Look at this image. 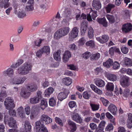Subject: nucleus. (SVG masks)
Wrapping results in <instances>:
<instances>
[{
    "label": "nucleus",
    "mask_w": 132,
    "mask_h": 132,
    "mask_svg": "<svg viewBox=\"0 0 132 132\" xmlns=\"http://www.w3.org/2000/svg\"><path fill=\"white\" fill-rule=\"evenodd\" d=\"M68 124L71 129V132L75 131L77 129L76 124L73 122L69 120L68 121Z\"/></svg>",
    "instance_id": "f3484780"
},
{
    "label": "nucleus",
    "mask_w": 132,
    "mask_h": 132,
    "mask_svg": "<svg viewBox=\"0 0 132 132\" xmlns=\"http://www.w3.org/2000/svg\"><path fill=\"white\" fill-rule=\"evenodd\" d=\"M62 36H63L61 34L59 29L56 31L54 34V38L56 39H59Z\"/></svg>",
    "instance_id": "e433bc0d"
},
{
    "label": "nucleus",
    "mask_w": 132,
    "mask_h": 132,
    "mask_svg": "<svg viewBox=\"0 0 132 132\" xmlns=\"http://www.w3.org/2000/svg\"><path fill=\"white\" fill-rule=\"evenodd\" d=\"M108 109L113 115H116L117 114V108L116 105L111 104L108 107Z\"/></svg>",
    "instance_id": "4468645a"
},
{
    "label": "nucleus",
    "mask_w": 132,
    "mask_h": 132,
    "mask_svg": "<svg viewBox=\"0 0 132 132\" xmlns=\"http://www.w3.org/2000/svg\"><path fill=\"white\" fill-rule=\"evenodd\" d=\"M69 29H70L69 27H65L60 29L59 30L63 36H64L67 35L69 31Z\"/></svg>",
    "instance_id": "cd10ccee"
},
{
    "label": "nucleus",
    "mask_w": 132,
    "mask_h": 132,
    "mask_svg": "<svg viewBox=\"0 0 132 132\" xmlns=\"http://www.w3.org/2000/svg\"><path fill=\"white\" fill-rule=\"evenodd\" d=\"M107 89L111 91H113L114 88V85L113 83L108 82L106 86Z\"/></svg>",
    "instance_id": "37998d69"
},
{
    "label": "nucleus",
    "mask_w": 132,
    "mask_h": 132,
    "mask_svg": "<svg viewBox=\"0 0 132 132\" xmlns=\"http://www.w3.org/2000/svg\"><path fill=\"white\" fill-rule=\"evenodd\" d=\"M113 64V61L112 60L109 59L105 62L103 63V65L107 68H109L111 67Z\"/></svg>",
    "instance_id": "412c9836"
},
{
    "label": "nucleus",
    "mask_w": 132,
    "mask_h": 132,
    "mask_svg": "<svg viewBox=\"0 0 132 132\" xmlns=\"http://www.w3.org/2000/svg\"><path fill=\"white\" fill-rule=\"evenodd\" d=\"M27 89L31 92H33L36 91L37 88V85L34 83H31L28 84L27 86Z\"/></svg>",
    "instance_id": "6ab92c4d"
},
{
    "label": "nucleus",
    "mask_w": 132,
    "mask_h": 132,
    "mask_svg": "<svg viewBox=\"0 0 132 132\" xmlns=\"http://www.w3.org/2000/svg\"><path fill=\"white\" fill-rule=\"evenodd\" d=\"M114 125L112 123L109 124L105 128V131H110L113 129Z\"/></svg>",
    "instance_id": "603ef678"
},
{
    "label": "nucleus",
    "mask_w": 132,
    "mask_h": 132,
    "mask_svg": "<svg viewBox=\"0 0 132 132\" xmlns=\"http://www.w3.org/2000/svg\"><path fill=\"white\" fill-rule=\"evenodd\" d=\"M115 6L114 4L109 3L105 7V9L107 13H110L112 10H113Z\"/></svg>",
    "instance_id": "4be33fe9"
},
{
    "label": "nucleus",
    "mask_w": 132,
    "mask_h": 132,
    "mask_svg": "<svg viewBox=\"0 0 132 132\" xmlns=\"http://www.w3.org/2000/svg\"><path fill=\"white\" fill-rule=\"evenodd\" d=\"M90 105L92 111H93L97 110L99 108V105L97 104L90 103Z\"/></svg>",
    "instance_id": "79ce46f5"
},
{
    "label": "nucleus",
    "mask_w": 132,
    "mask_h": 132,
    "mask_svg": "<svg viewBox=\"0 0 132 132\" xmlns=\"http://www.w3.org/2000/svg\"><path fill=\"white\" fill-rule=\"evenodd\" d=\"M20 94L22 97L24 98H27L30 96V93L22 91L21 92Z\"/></svg>",
    "instance_id": "ea45409f"
},
{
    "label": "nucleus",
    "mask_w": 132,
    "mask_h": 132,
    "mask_svg": "<svg viewBox=\"0 0 132 132\" xmlns=\"http://www.w3.org/2000/svg\"><path fill=\"white\" fill-rule=\"evenodd\" d=\"M8 110H9V114L10 116L13 117L16 116V112L14 110H13V109Z\"/></svg>",
    "instance_id": "0e129e2a"
},
{
    "label": "nucleus",
    "mask_w": 132,
    "mask_h": 132,
    "mask_svg": "<svg viewBox=\"0 0 132 132\" xmlns=\"http://www.w3.org/2000/svg\"><path fill=\"white\" fill-rule=\"evenodd\" d=\"M105 77L108 80L112 81H115L117 79V76L116 75L111 73H106Z\"/></svg>",
    "instance_id": "b1692460"
},
{
    "label": "nucleus",
    "mask_w": 132,
    "mask_h": 132,
    "mask_svg": "<svg viewBox=\"0 0 132 132\" xmlns=\"http://www.w3.org/2000/svg\"><path fill=\"white\" fill-rule=\"evenodd\" d=\"M113 68L114 69H118L120 67V64L117 61H115L112 65Z\"/></svg>",
    "instance_id": "4d7b16f0"
},
{
    "label": "nucleus",
    "mask_w": 132,
    "mask_h": 132,
    "mask_svg": "<svg viewBox=\"0 0 132 132\" xmlns=\"http://www.w3.org/2000/svg\"><path fill=\"white\" fill-rule=\"evenodd\" d=\"M71 56V52L69 51H66L64 52L63 55V61L65 63L67 62Z\"/></svg>",
    "instance_id": "2eb2a0df"
},
{
    "label": "nucleus",
    "mask_w": 132,
    "mask_h": 132,
    "mask_svg": "<svg viewBox=\"0 0 132 132\" xmlns=\"http://www.w3.org/2000/svg\"><path fill=\"white\" fill-rule=\"evenodd\" d=\"M95 83L97 86L100 87H103L105 85L104 81L100 79H96Z\"/></svg>",
    "instance_id": "2f4dec72"
},
{
    "label": "nucleus",
    "mask_w": 132,
    "mask_h": 132,
    "mask_svg": "<svg viewBox=\"0 0 132 132\" xmlns=\"http://www.w3.org/2000/svg\"><path fill=\"white\" fill-rule=\"evenodd\" d=\"M88 26V22L84 20L81 24V27H80L81 35L84 36L85 31L87 30Z\"/></svg>",
    "instance_id": "9d476101"
},
{
    "label": "nucleus",
    "mask_w": 132,
    "mask_h": 132,
    "mask_svg": "<svg viewBox=\"0 0 132 132\" xmlns=\"http://www.w3.org/2000/svg\"><path fill=\"white\" fill-rule=\"evenodd\" d=\"M45 39H40L39 41L36 40L35 42V44L37 46H40L41 44L42 43V42Z\"/></svg>",
    "instance_id": "bf43d9fd"
},
{
    "label": "nucleus",
    "mask_w": 132,
    "mask_h": 132,
    "mask_svg": "<svg viewBox=\"0 0 132 132\" xmlns=\"http://www.w3.org/2000/svg\"><path fill=\"white\" fill-rule=\"evenodd\" d=\"M67 68L68 69H70L72 70H75L76 69V67L73 64H67Z\"/></svg>",
    "instance_id": "13d9d810"
},
{
    "label": "nucleus",
    "mask_w": 132,
    "mask_h": 132,
    "mask_svg": "<svg viewBox=\"0 0 132 132\" xmlns=\"http://www.w3.org/2000/svg\"><path fill=\"white\" fill-rule=\"evenodd\" d=\"M100 100L102 101L103 104L105 106H106L109 103V102L106 99L103 98L101 97Z\"/></svg>",
    "instance_id": "6e6d98bb"
},
{
    "label": "nucleus",
    "mask_w": 132,
    "mask_h": 132,
    "mask_svg": "<svg viewBox=\"0 0 132 132\" xmlns=\"http://www.w3.org/2000/svg\"><path fill=\"white\" fill-rule=\"evenodd\" d=\"M105 123V121H102L99 125L98 126L97 128L99 129L100 130H104Z\"/></svg>",
    "instance_id": "8fccbe9b"
},
{
    "label": "nucleus",
    "mask_w": 132,
    "mask_h": 132,
    "mask_svg": "<svg viewBox=\"0 0 132 132\" xmlns=\"http://www.w3.org/2000/svg\"><path fill=\"white\" fill-rule=\"evenodd\" d=\"M39 98L36 96L34 97L31 98L30 99V102L31 104H36L39 102Z\"/></svg>",
    "instance_id": "c03bdc74"
},
{
    "label": "nucleus",
    "mask_w": 132,
    "mask_h": 132,
    "mask_svg": "<svg viewBox=\"0 0 132 132\" xmlns=\"http://www.w3.org/2000/svg\"><path fill=\"white\" fill-rule=\"evenodd\" d=\"M9 0H0V7H4L5 8H7L9 5L8 2Z\"/></svg>",
    "instance_id": "bb28decb"
},
{
    "label": "nucleus",
    "mask_w": 132,
    "mask_h": 132,
    "mask_svg": "<svg viewBox=\"0 0 132 132\" xmlns=\"http://www.w3.org/2000/svg\"><path fill=\"white\" fill-rule=\"evenodd\" d=\"M24 127L23 131L20 132H31V126L29 122L28 121H26L24 124Z\"/></svg>",
    "instance_id": "a211bd4d"
},
{
    "label": "nucleus",
    "mask_w": 132,
    "mask_h": 132,
    "mask_svg": "<svg viewBox=\"0 0 132 132\" xmlns=\"http://www.w3.org/2000/svg\"><path fill=\"white\" fill-rule=\"evenodd\" d=\"M26 79L27 78L25 77H14L12 80V82L14 84H22L24 82Z\"/></svg>",
    "instance_id": "1a4fd4ad"
},
{
    "label": "nucleus",
    "mask_w": 132,
    "mask_h": 132,
    "mask_svg": "<svg viewBox=\"0 0 132 132\" xmlns=\"http://www.w3.org/2000/svg\"><path fill=\"white\" fill-rule=\"evenodd\" d=\"M125 63L127 66L132 65V60L130 59L125 57Z\"/></svg>",
    "instance_id": "58836bf2"
},
{
    "label": "nucleus",
    "mask_w": 132,
    "mask_h": 132,
    "mask_svg": "<svg viewBox=\"0 0 132 132\" xmlns=\"http://www.w3.org/2000/svg\"><path fill=\"white\" fill-rule=\"evenodd\" d=\"M35 125L36 129H39L38 130L37 132H48L46 127L43 124H41L40 121H37Z\"/></svg>",
    "instance_id": "20e7f679"
},
{
    "label": "nucleus",
    "mask_w": 132,
    "mask_h": 132,
    "mask_svg": "<svg viewBox=\"0 0 132 132\" xmlns=\"http://www.w3.org/2000/svg\"><path fill=\"white\" fill-rule=\"evenodd\" d=\"M55 122L60 126L61 127L63 126V123L62 121L60 118L57 117H55Z\"/></svg>",
    "instance_id": "49530a36"
},
{
    "label": "nucleus",
    "mask_w": 132,
    "mask_h": 132,
    "mask_svg": "<svg viewBox=\"0 0 132 132\" xmlns=\"http://www.w3.org/2000/svg\"><path fill=\"white\" fill-rule=\"evenodd\" d=\"M43 53H44L41 49L39 50L36 53V55L38 57H41Z\"/></svg>",
    "instance_id": "774afa93"
},
{
    "label": "nucleus",
    "mask_w": 132,
    "mask_h": 132,
    "mask_svg": "<svg viewBox=\"0 0 132 132\" xmlns=\"http://www.w3.org/2000/svg\"><path fill=\"white\" fill-rule=\"evenodd\" d=\"M49 105L51 106H54L56 104V102L53 98H50L49 100Z\"/></svg>",
    "instance_id": "864d4df0"
},
{
    "label": "nucleus",
    "mask_w": 132,
    "mask_h": 132,
    "mask_svg": "<svg viewBox=\"0 0 132 132\" xmlns=\"http://www.w3.org/2000/svg\"><path fill=\"white\" fill-rule=\"evenodd\" d=\"M60 53L57 51L53 54V57L56 60L59 61L60 59Z\"/></svg>",
    "instance_id": "4c0bfd02"
},
{
    "label": "nucleus",
    "mask_w": 132,
    "mask_h": 132,
    "mask_svg": "<svg viewBox=\"0 0 132 132\" xmlns=\"http://www.w3.org/2000/svg\"><path fill=\"white\" fill-rule=\"evenodd\" d=\"M123 32L126 33L131 31L132 25L130 23H127L123 24L121 28Z\"/></svg>",
    "instance_id": "0eeeda50"
},
{
    "label": "nucleus",
    "mask_w": 132,
    "mask_h": 132,
    "mask_svg": "<svg viewBox=\"0 0 132 132\" xmlns=\"http://www.w3.org/2000/svg\"><path fill=\"white\" fill-rule=\"evenodd\" d=\"M72 11L71 9L69 7L65 8L63 12L62 15L64 18L62 22L64 25H67L69 24V21L72 19Z\"/></svg>",
    "instance_id": "f257e3e1"
},
{
    "label": "nucleus",
    "mask_w": 132,
    "mask_h": 132,
    "mask_svg": "<svg viewBox=\"0 0 132 132\" xmlns=\"http://www.w3.org/2000/svg\"><path fill=\"white\" fill-rule=\"evenodd\" d=\"M97 22L100 24L102 25L103 27H106L108 26V22L105 17L101 18H97Z\"/></svg>",
    "instance_id": "aec40b11"
},
{
    "label": "nucleus",
    "mask_w": 132,
    "mask_h": 132,
    "mask_svg": "<svg viewBox=\"0 0 132 132\" xmlns=\"http://www.w3.org/2000/svg\"><path fill=\"white\" fill-rule=\"evenodd\" d=\"M69 90L66 88H64L63 91L59 93L57 96L58 100L62 101L66 98L69 94Z\"/></svg>",
    "instance_id": "39448f33"
},
{
    "label": "nucleus",
    "mask_w": 132,
    "mask_h": 132,
    "mask_svg": "<svg viewBox=\"0 0 132 132\" xmlns=\"http://www.w3.org/2000/svg\"><path fill=\"white\" fill-rule=\"evenodd\" d=\"M106 17L110 24H113L115 22V18L113 15L107 14L106 15Z\"/></svg>",
    "instance_id": "473e14b6"
},
{
    "label": "nucleus",
    "mask_w": 132,
    "mask_h": 132,
    "mask_svg": "<svg viewBox=\"0 0 132 132\" xmlns=\"http://www.w3.org/2000/svg\"><path fill=\"white\" fill-rule=\"evenodd\" d=\"M71 117L73 120L77 122L80 123L82 122V119L78 113L73 115Z\"/></svg>",
    "instance_id": "393cba45"
},
{
    "label": "nucleus",
    "mask_w": 132,
    "mask_h": 132,
    "mask_svg": "<svg viewBox=\"0 0 132 132\" xmlns=\"http://www.w3.org/2000/svg\"><path fill=\"white\" fill-rule=\"evenodd\" d=\"M90 86L92 89L96 93L99 94H101L102 93V91L94 85L91 84Z\"/></svg>",
    "instance_id": "c9c22d12"
},
{
    "label": "nucleus",
    "mask_w": 132,
    "mask_h": 132,
    "mask_svg": "<svg viewBox=\"0 0 132 132\" xmlns=\"http://www.w3.org/2000/svg\"><path fill=\"white\" fill-rule=\"evenodd\" d=\"M100 54L98 52H97L92 54L90 58V59L92 61H96L98 60L100 58Z\"/></svg>",
    "instance_id": "c85d7f7f"
},
{
    "label": "nucleus",
    "mask_w": 132,
    "mask_h": 132,
    "mask_svg": "<svg viewBox=\"0 0 132 132\" xmlns=\"http://www.w3.org/2000/svg\"><path fill=\"white\" fill-rule=\"evenodd\" d=\"M83 95L84 98L86 99H88L91 96L90 93V92L85 91L83 93Z\"/></svg>",
    "instance_id": "de8ad7c7"
},
{
    "label": "nucleus",
    "mask_w": 132,
    "mask_h": 132,
    "mask_svg": "<svg viewBox=\"0 0 132 132\" xmlns=\"http://www.w3.org/2000/svg\"><path fill=\"white\" fill-rule=\"evenodd\" d=\"M78 28L74 27L69 34V39L70 41H72L78 35Z\"/></svg>",
    "instance_id": "423d86ee"
},
{
    "label": "nucleus",
    "mask_w": 132,
    "mask_h": 132,
    "mask_svg": "<svg viewBox=\"0 0 132 132\" xmlns=\"http://www.w3.org/2000/svg\"><path fill=\"white\" fill-rule=\"evenodd\" d=\"M13 70L11 68H9L6 70L5 71L3 72L5 75H7L9 76H12L13 75Z\"/></svg>",
    "instance_id": "72a5a7b5"
},
{
    "label": "nucleus",
    "mask_w": 132,
    "mask_h": 132,
    "mask_svg": "<svg viewBox=\"0 0 132 132\" xmlns=\"http://www.w3.org/2000/svg\"><path fill=\"white\" fill-rule=\"evenodd\" d=\"M42 31L45 32L46 33H50L51 32V28L50 27H48L47 26H45L42 29Z\"/></svg>",
    "instance_id": "5fc2aeb1"
},
{
    "label": "nucleus",
    "mask_w": 132,
    "mask_h": 132,
    "mask_svg": "<svg viewBox=\"0 0 132 132\" xmlns=\"http://www.w3.org/2000/svg\"><path fill=\"white\" fill-rule=\"evenodd\" d=\"M86 44L87 46L93 47L94 45V43L93 40H90L87 42L86 43Z\"/></svg>",
    "instance_id": "680f3d73"
},
{
    "label": "nucleus",
    "mask_w": 132,
    "mask_h": 132,
    "mask_svg": "<svg viewBox=\"0 0 132 132\" xmlns=\"http://www.w3.org/2000/svg\"><path fill=\"white\" fill-rule=\"evenodd\" d=\"M40 120V122L45 124H47L51 123L52 121V119L48 116L43 114L41 117Z\"/></svg>",
    "instance_id": "6e6552de"
},
{
    "label": "nucleus",
    "mask_w": 132,
    "mask_h": 132,
    "mask_svg": "<svg viewBox=\"0 0 132 132\" xmlns=\"http://www.w3.org/2000/svg\"><path fill=\"white\" fill-rule=\"evenodd\" d=\"M68 104L69 107L71 108H73L76 105V103L73 101L70 102Z\"/></svg>",
    "instance_id": "338daca9"
},
{
    "label": "nucleus",
    "mask_w": 132,
    "mask_h": 132,
    "mask_svg": "<svg viewBox=\"0 0 132 132\" xmlns=\"http://www.w3.org/2000/svg\"><path fill=\"white\" fill-rule=\"evenodd\" d=\"M105 115L107 118L110 120V121L113 125H115L116 122H115V118L109 112H107L105 113Z\"/></svg>",
    "instance_id": "a878e982"
},
{
    "label": "nucleus",
    "mask_w": 132,
    "mask_h": 132,
    "mask_svg": "<svg viewBox=\"0 0 132 132\" xmlns=\"http://www.w3.org/2000/svg\"><path fill=\"white\" fill-rule=\"evenodd\" d=\"M89 13H90V14L92 13L91 16L92 18L94 20H95L97 16V11H94L91 9V11Z\"/></svg>",
    "instance_id": "09e8293b"
},
{
    "label": "nucleus",
    "mask_w": 132,
    "mask_h": 132,
    "mask_svg": "<svg viewBox=\"0 0 132 132\" xmlns=\"http://www.w3.org/2000/svg\"><path fill=\"white\" fill-rule=\"evenodd\" d=\"M94 30L92 27L89 29V30L88 32V36L90 38H92L94 36Z\"/></svg>",
    "instance_id": "a19ab883"
},
{
    "label": "nucleus",
    "mask_w": 132,
    "mask_h": 132,
    "mask_svg": "<svg viewBox=\"0 0 132 132\" xmlns=\"http://www.w3.org/2000/svg\"><path fill=\"white\" fill-rule=\"evenodd\" d=\"M54 89L53 88L50 87L45 91L44 93V97H49L51 94H52L53 92Z\"/></svg>",
    "instance_id": "5701e85b"
},
{
    "label": "nucleus",
    "mask_w": 132,
    "mask_h": 132,
    "mask_svg": "<svg viewBox=\"0 0 132 132\" xmlns=\"http://www.w3.org/2000/svg\"><path fill=\"white\" fill-rule=\"evenodd\" d=\"M91 53L89 52H86L83 54L82 55V57L85 59H88L90 56Z\"/></svg>",
    "instance_id": "3c124183"
},
{
    "label": "nucleus",
    "mask_w": 132,
    "mask_h": 132,
    "mask_svg": "<svg viewBox=\"0 0 132 132\" xmlns=\"http://www.w3.org/2000/svg\"><path fill=\"white\" fill-rule=\"evenodd\" d=\"M89 126L91 129L93 130L95 129L96 130V129L97 128L96 125L93 123H90L89 124Z\"/></svg>",
    "instance_id": "69168bd1"
},
{
    "label": "nucleus",
    "mask_w": 132,
    "mask_h": 132,
    "mask_svg": "<svg viewBox=\"0 0 132 132\" xmlns=\"http://www.w3.org/2000/svg\"><path fill=\"white\" fill-rule=\"evenodd\" d=\"M32 66L29 62H26L21 67L18 68V72L19 73L22 75H25L29 72L31 70Z\"/></svg>",
    "instance_id": "f03ea898"
},
{
    "label": "nucleus",
    "mask_w": 132,
    "mask_h": 132,
    "mask_svg": "<svg viewBox=\"0 0 132 132\" xmlns=\"http://www.w3.org/2000/svg\"><path fill=\"white\" fill-rule=\"evenodd\" d=\"M43 53H45L48 55L50 53V47L48 46H43L41 49Z\"/></svg>",
    "instance_id": "f704fd0d"
},
{
    "label": "nucleus",
    "mask_w": 132,
    "mask_h": 132,
    "mask_svg": "<svg viewBox=\"0 0 132 132\" xmlns=\"http://www.w3.org/2000/svg\"><path fill=\"white\" fill-rule=\"evenodd\" d=\"M129 94V90L128 89H125L123 94V96L127 98V97Z\"/></svg>",
    "instance_id": "052dcab7"
},
{
    "label": "nucleus",
    "mask_w": 132,
    "mask_h": 132,
    "mask_svg": "<svg viewBox=\"0 0 132 132\" xmlns=\"http://www.w3.org/2000/svg\"><path fill=\"white\" fill-rule=\"evenodd\" d=\"M4 122L6 124L7 123H8L9 127L14 128H16L17 127L16 123V121L12 117H10L8 122H7L6 119H5Z\"/></svg>",
    "instance_id": "f8f14e48"
},
{
    "label": "nucleus",
    "mask_w": 132,
    "mask_h": 132,
    "mask_svg": "<svg viewBox=\"0 0 132 132\" xmlns=\"http://www.w3.org/2000/svg\"><path fill=\"white\" fill-rule=\"evenodd\" d=\"M92 5L97 10L100 9L101 7V4L99 0H93Z\"/></svg>",
    "instance_id": "dca6fc26"
},
{
    "label": "nucleus",
    "mask_w": 132,
    "mask_h": 132,
    "mask_svg": "<svg viewBox=\"0 0 132 132\" xmlns=\"http://www.w3.org/2000/svg\"><path fill=\"white\" fill-rule=\"evenodd\" d=\"M122 52L124 54L127 53L128 52V48L124 46H122L121 48Z\"/></svg>",
    "instance_id": "e2e57ef3"
},
{
    "label": "nucleus",
    "mask_w": 132,
    "mask_h": 132,
    "mask_svg": "<svg viewBox=\"0 0 132 132\" xmlns=\"http://www.w3.org/2000/svg\"><path fill=\"white\" fill-rule=\"evenodd\" d=\"M63 83L67 86H69L71 84L72 82V80L69 77L64 78L62 80Z\"/></svg>",
    "instance_id": "7c9ffc66"
},
{
    "label": "nucleus",
    "mask_w": 132,
    "mask_h": 132,
    "mask_svg": "<svg viewBox=\"0 0 132 132\" xmlns=\"http://www.w3.org/2000/svg\"><path fill=\"white\" fill-rule=\"evenodd\" d=\"M41 109L44 110L47 106V100L43 99L41 100L40 103Z\"/></svg>",
    "instance_id": "c756f323"
},
{
    "label": "nucleus",
    "mask_w": 132,
    "mask_h": 132,
    "mask_svg": "<svg viewBox=\"0 0 132 132\" xmlns=\"http://www.w3.org/2000/svg\"><path fill=\"white\" fill-rule=\"evenodd\" d=\"M94 71L95 74L96 75H98L99 73H101L103 71V69L101 67H96L94 69Z\"/></svg>",
    "instance_id": "a18cd8bd"
},
{
    "label": "nucleus",
    "mask_w": 132,
    "mask_h": 132,
    "mask_svg": "<svg viewBox=\"0 0 132 132\" xmlns=\"http://www.w3.org/2000/svg\"><path fill=\"white\" fill-rule=\"evenodd\" d=\"M5 105L7 109H11L15 107L14 104L13 103V100L11 97H8L5 101Z\"/></svg>",
    "instance_id": "7ed1b4c3"
},
{
    "label": "nucleus",
    "mask_w": 132,
    "mask_h": 132,
    "mask_svg": "<svg viewBox=\"0 0 132 132\" xmlns=\"http://www.w3.org/2000/svg\"><path fill=\"white\" fill-rule=\"evenodd\" d=\"M96 40L102 44H104L109 39L108 35H104L101 36L96 38Z\"/></svg>",
    "instance_id": "9b49d317"
},
{
    "label": "nucleus",
    "mask_w": 132,
    "mask_h": 132,
    "mask_svg": "<svg viewBox=\"0 0 132 132\" xmlns=\"http://www.w3.org/2000/svg\"><path fill=\"white\" fill-rule=\"evenodd\" d=\"M129 79L128 77L125 76H121L120 77V83L123 87L128 86Z\"/></svg>",
    "instance_id": "ddd939ff"
}]
</instances>
